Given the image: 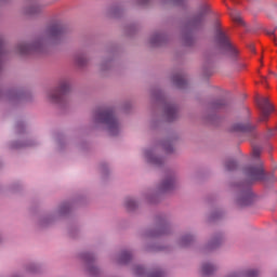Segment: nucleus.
Segmentation results:
<instances>
[{
  "instance_id": "nucleus-17",
  "label": "nucleus",
  "mask_w": 277,
  "mask_h": 277,
  "mask_svg": "<svg viewBox=\"0 0 277 277\" xmlns=\"http://www.w3.org/2000/svg\"><path fill=\"white\" fill-rule=\"evenodd\" d=\"M75 62H76L77 66H85L88 60H85V56H83V55H78V56H76Z\"/></svg>"
},
{
  "instance_id": "nucleus-28",
  "label": "nucleus",
  "mask_w": 277,
  "mask_h": 277,
  "mask_svg": "<svg viewBox=\"0 0 277 277\" xmlns=\"http://www.w3.org/2000/svg\"><path fill=\"white\" fill-rule=\"evenodd\" d=\"M272 135H276V130H269L268 131V136L272 137Z\"/></svg>"
},
{
  "instance_id": "nucleus-19",
  "label": "nucleus",
  "mask_w": 277,
  "mask_h": 277,
  "mask_svg": "<svg viewBox=\"0 0 277 277\" xmlns=\"http://www.w3.org/2000/svg\"><path fill=\"white\" fill-rule=\"evenodd\" d=\"M126 207L129 211H133V209H135V207H137V205L135 203V200L133 199H127L126 201Z\"/></svg>"
},
{
  "instance_id": "nucleus-24",
  "label": "nucleus",
  "mask_w": 277,
  "mask_h": 277,
  "mask_svg": "<svg viewBox=\"0 0 277 277\" xmlns=\"http://www.w3.org/2000/svg\"><path fill=\"white\" fill-rule=\"evenodd\" d=\"M245 276L246 277H256V276H259V272L250 269V271L246 272Z\"/></svg>"
},
{
  "instance_id": "nucleus-1",
  "label": "nucleus",
  "mask_w": 277,
  "mask_h": 277,
  "mask_svg": "<svg viewBox=\"0 0 277 277\" xmlns=\"http://www.w3.org/2000/svg\"><path fill=\"white\" fill-rule=\"evenodd\" d=\"M95 122L106 124L110 135H118L120 133V122L114 115L110 108H100L95 113Z\"/></svg>"
},
{
  "instance_id": "nucleus-26",
  "label": "nucleus",
  "mask_w": 277,
  "mask_h": 277,
  "mask_svg": "<svg viewBox=\"0 0 277 277\" xmlns=\"http://www.w3.org/2000/svg\"><path fill=\"white\" fill-rule=\"evenodd\" d=\"M135 273L137 274V276H142L144 274V267L137 266L135 268Z\"/></svg>"
},
{
  "instance_id": "nucleus-7",
  "label": "nucleus",
  "mask_w": 277,
  "mask_h": 277,
  "mask_svg": "<svg viewBox=\"0 0 277 277\" xmlns=\"http://www.w3.org/2000/svg\"><path fill=\"white\" fill-rule=\"evenodd\" d=\"M247 176H249L250 181H265V179H267V175L265 174V170H263L262 164L248 168Z\"/></svg>"
},
{
  "instance_id": "nucleus-23",
  "label": "nucleus",
  "mask_w": 277,
  "mask_h": 277,
  "mask_svg": "<svg viewBox=\"0 0 277 277\" xmlns=\"http://www.w3.org/2000/svg\"><path fill=\"white\" fill-rule=\"evenodd\" d=\"M252 155L255 159H259L261 157V147H253Z\"/></svg>"
},
{
  "instance_id": "nucleus-8",
  "label": "nucleus",
  "mask_w": 277,
  "mask_h": 277,
  "mask_svg": "<svg viewBox=\"0 0 277 277\" xmlns=\"http://www.w3.org/2000/svg\"><path fill=\"white\" fill-rule=\"evenodd\" d=\"M175 185L176 181H174V177H168L162 182L160 189L161 192H170Z\"/></svg>"
},
{
  "instance_id": "nucleus-2",
  "label": "nucleus",
  "mask_w": 277,
  "mask_h": 277,
  "mask_svg": "<svg viewBox=\"0 0 277 277\" xmlns=\"http://www.w3.org/2000/svg\"><path fill=\"white\" fill-rule=\"evenodd\" d=\"M216 43L219 45V49L223 51V53H229L233 57H236L238 51L235 49V45L230 42V39H228V36H226V32L222 29L216 30L215 36Z\"/></svg>"
},
{
  "instance_id": "nucleus-6",
  "label": "nucleus",
  "mask_w": 277,
  "mask_h": 277,
  "mask_svg": "<svg viewBox=\"0 0 277 277\" xmlns=\"http://www.w3.org/2000/svg\"><path fill=\"white\" fill-rule=\"evenodd\" d=\"M17 51L22 55H29L30 53H40L42 51V41H37L32 44L19 43Z\"/></svg>"
},
{
  "instance_id": "nucleus-20",
  "label": "nucleus",
  "mask_w": 277,
  "mask_h": 277,
  "mask_svg": "<svg viewBox=\"0 0 277 277\" xmlns=\"http://www.w3.org/2000/svg\"><path fill=\"white\" fill-rule=\"evenodd\" d=\"M146 157L148 159V161H150L151 163H156V166H159V163H161V159L150 156V154L146 153Z\"/></svg>"
},
{
  "instance_id": "nucleus-9",
  "label": "nucleus",
  "mask_w": 277,
  "mask_h": 277,
  "mask_svg": "<svg viewBox=\"0 0 277 277\" xmlns=\"http://www.w3.org/2000/svg\"><path fill=\"white\" fill-rule=\"evenodd\" d=\"M166 116L169 122H172L176 118V106L174 105H167L164 108Z\"/></svg>"
},
{
  "instance_id": "nucleus-4",
  "label": "nucleus",
  "mask_w": 277,
  "mask_h": 277,
  "mask_svg": "<svg viewBox=\"0 0 277 277\" xmlns=\"http://www.w3.org/2000/svg\"><path fill=\"white\" fill-rule=\"evenodd\" d=\"M70 92V83L68 80H64L60 83L58 89L53 90L49 93V98L52 103H61L62 98Z\"/></svg>"
},
{
  "instance_id": "nucleus-27",
  "label": "nucleus",
  "mask_w": 277,
  "mask_h": 277,
  "mask_svg": "<svg viewBox=\"0 0 277 277\" xmlns=\"http://www.w3.org/2000/svg\"><path fill=\"white\" fill-rule=\"evenodd\" d=\"M219 245H220V240H213V241L209 245V248H217Z\"/></svg>"
},
{
  "instance_id": "nucleus-25",
  "label": "nucleus",
  "mask_w": 277,
  "mask_h": 277,
  "mask_svg": "<svg viewBox=\"0 0 277 277\" xmlns=\"http://www.w3.org/2000/svg\"><path fill=\"white\" fill-rule=\"evenodd\" d=\"M148 277H163V273L161 271H156L150 273Z\"/></svg>"
},
{
  "instance_id": "nucleus-15",
  "label": "nucleus",
  "mask_w": 277,
  "mask_h": 277,
  "mask_svg": "<svg viewBox=\"0 0 277 277\" xmlns=\"http://www.w3.org/2000/svg\"><path fill=\"white\" fill-rule=\"evenodd\" d=\"M131 261V253L129 251L121 252L119 263H129Z\"/></svg>"
},
{
  "instance_id": "nucleus-29",
  "label": "nucleus",
  "mask_w": 277,
  "mask_h": 277,
  "mask_svg": "<svg viewBox=\"0 0 277 277\" xmlns=\"http://www.w3.org/2000/svg\"><path fill=\"white\" fill-rule=\"evenodd\" d=\"M138 3L141 5H146V3H148V0H138Z\"/></svg>"
},
{
  "instance_id": "nucleus-11",
  "label": "nucleus",
  "mask_w": 277,
  "mask_h": 277,
  "mask_svg": "<svg viewBox=\"0 0 277 277\" xmlns=\"http://www.w3.org/2000/svg\"><path fill=\"white\" fill-rule=\"evenodd\" d=\"M252 193L248 192L241 199L238 200V205L240 207H248V205L252 203Z\"/></svg>"
},
{
  "instance_id": "nucleus-3",
  "label": "nucleus",
  "mask_w": 277,
  "mask_h": 277,
  "mask_svg": "<svg viewBox=\"0 0 277 277\" xmlns=\"http://www.w3.org/2000/svg\"><path fill=\"white\" fill-rule=\"evenodd\" d=\"M256 105L261 111L260 114V122H267L269 120V116H272L274 111V106L269 102L268 97H260L256 100Z\"/></svg>"
},
{
  "instance_id": "nucleus-5",
  "label": "nucleus",
  "mask_w": 277,
  "mask_h": 277,
  "mask_svg": "<svg viewBox=\"0 0 277 277\" xmlns=\"http://www.w3.org/2000/svg\"><path fill=\"white\" fill-rule=\"evenodd\" d=\"M64 34H66V28L60 24H55L52 26H49L45 30L43 38L44 40H62L64 38Z\"/></svg>"
},
{
  "instance_id": "nucleus-16",
  "label": "nucleus",
  "mask_w": 277,
  "mask_h": 277,
  "mask_svg": "<svg viewBox=\"0 0 277 277\" xmlns=\"http://www.w3.org/2000/svg\"><path fill=\"white\" fill-rule=\"evenodd\" d=\"M161 40H163V36L155 35L154 37H151V44H154L155 47H159V44H161Z\"/></svg>"
},
{
  "instance_id": "nucleus-10",
  "label": "nucleus",
  "mask_w": 277,
  "mask_h": 277,
  "mask_svg": "<svg viewBox=\"0 0 277 277\" xmlns=\"http://www.w3.org/2000/svg\"><path fill=\"white\" fill-rule=\"evenodd\" d=\"M173 83L177 87V88H185L187 80L185 79V76L183 75H175L173 77Z\"/></svg>"
},
{
  "instance_id": "nucleus-21",
  "label": "nucleus",
  "mask_w": 277,
  "mask_h": 277,
  "mask_svg": "<svg viewBox=\"0 0 277 277\" xmlns=\"http://www.w3.org/2000/svg\"><path fill=\"white\" fill-rule=\"evenodd\" d=\"M190 241H193L192 236H184L181 239V246H183L185 248V247L189 246Z\"/></svg>"
},
{
  "instance_id": "nucleus-12",
  "label": "nucleus",
  "mask_w": 277,
  "mask_h": 277,
  "mask_svg": "<svg viewBox=\"0 0 277 277\" xmlns=\"http://www.w3.org/2000/svg\"><path fill=\"white\" fill-rule=\"evenodd\" d=\"M234 131L250 132V131H254V127L250 123H247V124L237 123L234 126Z\"/></svg>"
},
{
  "instance_id": "nucleus-14",
  "label": "nucleus",
  "mask_w": 277,
  "mask_h": 277,
  "mask_svg": "<svg viewBox=\"0 0 277 277\" xmlns=\"http://www.w3.org/2000/svg\"><path fill=\"white\" fill-rule=\"evenodd\" d=\"M201 272L203 276H211L215 272V266L213 264H203Z\"/></svg>"
},
{
  "instance_id": "nucleus-31",
  "label": "nucleus",
  "mask_w": 277,
  "mask_h": 277,
  "mask_svg": "<svg viewBox=\"0 0 277 277\" xmlns=\"http://www.w3.org/2000/svg\"><path fill=\"white\" fill-rule=\"evenodd\" d=\"M267 36L273 37L274 36V31H267Z\"/></svg>"
},
{
  "instance_id": "nucleus-30",
  "label": "nucleus",
  "mask_w": 277,
  "mask_h": 277,
  "mask_svg": "<svg viewBox=\"0 0 277 277\" xmlns=\"http://www.w3.org/2000/svg\"><path fill=\"white\" fill-rule=\"evenodd\" d=\"M265 81H267V78L262 77V83H263V85H265Z\"/></svg>"
},
{
  "instance_id": "nucleus-13",
  "label": "nucleus",
  "mask_w": 277,
  "mask_h": 277,
  "mask_svg": "<svg viewBox=\"0 0 277 277\" xmlns=\"http://www.w3.org/2000/svg\"><path fill=\"white\" fill-rule=\"evenodd\" d=\"M229 15L234 21V23H236L237 25H243V18H241V15L239 14V12L232 10L229 12Z\"/></svg>"
},
{
  "instance_id": "nucleus-18",
  "label": "nucleus",
  "mask_w": 277,
  "mask_h": 277,
  "mask_svg": "<svg viewBox=\"0 0 277 277\" xmlns=\"http://www.w3.org/2000/svg\"><path fill=\"white\" fill-rule=\"evenodd\" d=\"M225 168L228 172H233V170H235L237 168V162H235V160H228L225 163Z\"/></svg>"
},
{
  "instance_id": "nucleus-22",
  "label": "nucleus",
  "mask_w": 277,
  "mask_h": 277,
  "mask_svg": "<svg viewBox=\"0 0 277 277\" xmlns=\"http://www.w3.org/2000/svg\"><path fill=\"white\" fill-rule=\"evenodd\" d=\"M202 21H205V13L198 14V15L194 18L193 23H194V25H200V23H202Z\"/></svg>"
}]
</instances>
